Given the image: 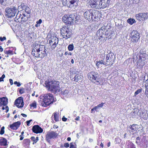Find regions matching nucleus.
Listing matches in <instances>:
<instances>
[{"label": "nucleus", "mask_w": 148, "mask_h": 148, "mask_svg": "<svg viewBox=\"0 0 148 148\" xmlns=\"http://www.w3.org/2000/svg\"><path fill=\"white\" fill-rule=\"evenodd\" d=\"M47 51L44 45L34 43L32 54L36 57L42 58L47 56Z\"/></svg>", "instance_id": "f257e3e1"}, {"label": "nucleus", "mask_w": 148, "mask_h": 148, "mask_svg": "<svg viewBox=\"0 0 148 148\" xmlns=\"http://www.w3.org/2000/svg\"><path fill=\"white\" fill-rule=\"evenodd\" d=\"M56 99L53 95L49 93L40 97L39 102L41 105L44 107H47L56 101Z\"/></svg>", "instance_id": "f03ea898"}, {"label": "nucleus", "mask_w": 148, "mask_h": 148, "mask_svg": "<svg viewBox=\"0 0 148 148\" xmlns=\"http://www.w3.org/2000/svg\"><path fill=\"white\" fill-rule=\"evenodd\" d=\"M59 84L58 82L49 80L46 81L45 83V86L48 88V90L54 93L60 92Z\"/></svg>", "instance_id": "7ed1b4c3"}, {"label": "nucleus", "mask_w": 148, "mask_h": 148, "mask_svg": "<svg viewBox=\"0 0 148 148\" xmlns=\"http://www.w3.org/2000/svg\"><path fill=\"white\" fill-rule=\"evenodd\" d=\"M98 11L90 9L85 10L84 16V18L88 20L89 21H95L97 18H98Z\"/></svg>", "instance_id": "20e7f679"}, {"label": "nucleus", "mask_w": 148, "mask_h": 148, "mask_svg": "<svg viewBox=\"0 0 148 148\" xmlns=\"http://www.w3.org/2000/svg\"><path fill=\"white\" fill-rule=\"evenodd\" d=\"M147 56L145 51H140L138 57H137V66L138 68H142L145 64V60Z\"/></svg>", "instance_id": "39448f33"}, {"label": "nucleus", "mask_w": 148, "mask_h": 148, "mask_svg": "<svg viewBox=\"0 0 148 148\" xmlns=\"http://www.w3.org/2000/svg\"><path fill=\"white\" fill-rule=\"evenodd\" d=\"M112 31H106L105 29V26H102L97 32V35L98 36H99L101 38H104L106 36V37H109L111 38L112 34L111 33Z\"/></svg>", "instance_id": "423d86ee"}, {"label": "nucleus", "mask_w": 148, "mask_h": 148, "mask_svg": "<svg viewBox=\"0 0 148 148\" xmlns=\"http://www.w3.org/2000/svg\"><path fill=\"white\" fill-rule=\"evenodd\" d=\"M103 58L106 62V66L112 65L114 63L115 59V56L112 52L109 53Z\"/></svg>", "instance_id": "0eeeda50"}, {"label": "nucleus", "mask_w": 148, "mask_h": 148, "mask_svg": "<svg viewBox=\"0 0 148 148\" xmlns=\"http://www.w3.org/2000/svg\"><path fill=\"white\" fill-rule=\"evenodd\" d=\"M74 14H66L62 17V21L64 23L69 25H71L74 23V20L75 19Z\"/></svg>", "instance_id": "6e6552de"}, {"label": "nucleus", "mask_w": 148, "mask_h": 148, "mask_svg": "<svg viewBox=\"0 0 148 148\" xmlns=\"http://www.w3.org/2000/svg\"><path fill=\"white\" fill-rule=\"evenodd\" d=\"M60 33L63 38L67 39L71 37L72 34L71 30L67 27H63L60 29Z\"/></svg>", "instance_id": "1a4fd4ad"}, {"label": "nucleus", "mask_w": 148, "mask_h": 148, "mask_svg": "<svg viewBox=\"0 0 148 148\" xmlns=\"http://www.w3.org/2000/svg\"><path fill=\"white\" fill-rule=\"evenodd\" d=\"M5 12L8 18H10L15 16L17 12V9L15 7L12 8H7L5 10Z\"/></svg>", "instance_id": "9d476101"}, {"label": "nucleus", "mask_w": 148, "mask_h": 148, "mask_svg": "<svg viewBox=\"0 0 148 148\" xmlns=\"http://www.w3.org/2000/svg\"><path fill=\"white\" fill-rule=\"evenodd\" d=\"M58 136V134L56 132L51 131L48 132L45 136V140L49 143L52 139L56 138Z\"/></svg>", "instance_id": "9b49d317"}, {"label": "nucleus", "mask_w": 148, "mask_h": 148, "mask_svg": "<svg viewBox=\"0 0 148 148\" xmlns=\"http://www.w3.org/2000/svg\"><path fill=\"white\" fill-rule=\"evenodd\" d=\"M99 76V75L97 73L94 71L91 72L88 74V78L91 80H96L95 83L97 85L100 84V82L98 80Z\"/></svg>", "instance_id": "f8f14e48"}, {"label": "nucleus", "mask_w": 148, "mask_h": 148, "mask_svg": "<svg viewBox=\"0 0 148 148\" xmlns=\"http://www.w3.org/2000/svg\"><path fill=\"white\" fill-rule=\"evenodd\" d=\"M136 17L138 20L140 21L145 20L148 18V13L146 12L137 14L136 15Z\"/></svg>", "instance_id": "ddd939ff"}, {"label": "nucleus", "mask_w": 148, "mask_h": 148, "mask_svg": "<svg viewBox=\"0 0 148 148\" xmlns=\"http://www.w3.org/2000/svg\"><path fill=\"white\" fill-rule=\"evenodd\" d=\"M58 39L56 37H53L49 40V42L51 48L53 49L56 47L58 42Z\"/></svg>", "instance_id": "4468645a"}, {"label": "nucleus", "mask_w": 148, "mask_h": 148, "mask_svg": "<svg viewBox=\"0 0 148 148\" xmlns=\"http://www.w3.org/2000/svg\"><path fill=\"white\" fill-rule=\"evenodd\" d=\"M14 104L18 108H22L24 105L23 100L21 97H19L15 100Z\"/></svg>", "instance_id": "2eb2a0df"}, {"label": "nucleus", "mask_w": 148, "mask_h": 148, "mask_svg": "<svg viewBox=\"0 0 148 148\" xmlns=\"http://www.w3.org/2000/svg\"><path fill=\"white\" fill-rule=\"evenodd\" d=\"M139 125H130L128 128V130L129 132L130 133H136L137 132V131L138 129Z\"/></svg>", "instance_id": "dca6fc26"}, {"label": "nucleus", "mask_w": 148, "mask_h": 148, "mask_svg": "<svg viewBox=\"0 0 148 148\" xmlns=\"http://www.w3.org/2000/svg\"><path fill=\"white\" fill-rule=\"evenodd\" d=\"M139 116L141 118L145 120H146L148 118V114L147 111L145 110H139Z\"/></svg>", "instance_id": "f3484780"}, {"label": "nucleus", "mask_w": 148, "mask_h": 148, "mask_svg": "<svg viewBox=\"0 0 148 148\" xmlns=\"http://www.w3.org/2000/svg\"><path fill=\"white\" fill-rule=\"evenodd\" d=\"M32 130L33 132L36 134L41 133L43 131L42 129L38 125H34Z\"/></svg>", "instance_id": "a211bd4d"}, {"label": "nucleus", "mask_w": 148, "mask_h": 148, "mask_svg": "<svg viewBox=\"0 0 148 148\" xmlns=\"http://www.w3.org/2000/svg\"><path fill=\"white\" fill-rule=\"evenodd\" d=\"M132 38L135 41L138 40L140 38L139 34L138 33L137 31L133 30L130 34Z\"/></svg>", "instance_id": "6ab92c4d"}, {"label": "nucleus", "mask_w": 148, "mask_h": 148, "mask_svg": "<svg viewBox=\"0 0 148 148\" xmlns=\"http://www.w3.org/2000/svg\"><path fill=\"white\" fill-rule=\"evenodd\" d=\"M101 8L103 9L109 6L110 1L109 0H100Z\"/></svg>", "instance_id": "aec40b11"}, {"label": "nucleus", "mask_w": 148, "mask_h": 148, "mask_svg": "<svg viewBox=\"0 0 148 148\" xmlns=\"http://www.w3.org/2000/svg\"><path fill=\"white\" fill-rule=\"evenodd\" d=\"M21 123L19 121L14 123L13 124L10 125V128L14 130H16L19 127Z\"/></svg>", "instance_id": "412c9836"}, {"label": "nucleus", "mask_w": 148, "mask_h": 148, "mask_svg": "<svg viewBox=\"0 0 148 148\" xmlns=\"http://www.w3.org/2000/svg\"><path fill=\"white\" fill-rule=\"evenodd\" d=\"M8 103V99L5 97L0 98V105L6 106Z\"/></svg>", "instance_id": "4be33fe9"}, {"label": "nucleus", "mask_w": 148, "mask_h": 148, "mask_svg": "<svg viewBox=\"0 0 148 148\" xmlns=\"http://www.w3.org/2000/svg\"><path fill=\"white\" fill-rule=\"evenodd\" d=\"M139 110L137 108H135L134 110L131 113V117L133 118H136L137 115L139 114Z\"/></svg>", "instance_id": "5701e85b"}, {"label": "nucleus", "mask_w": 148, "mask_h": 148, "mask_svg": "<svg viewBox=\"0 0 148 148\" xmlns=\"http://www.w3.org/2000/svg\"><path fill=\"white\" fill-rule=\"evenodd\" d=\"M7 140L3 138H0V146H5L7 145Z\"/></svg>", "instance_id": "b1692460"}, {"label": "nucleus", "mask_w": 148, "mask_h": 148, "mask_svg": "<svg viewBox=\"0 0 148 148\" xmlns=\"http://www.w3.org/2000/svg\"><path fill=\"white\" fill-rule=\"evenodd\" d=\"M78 0H66L65 3L64 5H67L68 6H70V5L73 4L75 2H76Z\"/></svg>", "instance_id": "393cba45"}, {"label": "nucleus", "mask_w": 148, "mask_h": 148, "mask_svg": "<svg viewBox=\"0 0 148 148\" xmlns=\"http://www.w3.org/2000/svg\"><path fill=\"white\" fill-rule=\"evenodd\" d=\"M75 75L73 78L74 81L78 82L82 80V77L80 75H79L78 74L75 73Z\"/></svg>", "instance_id": "a878e982"}, {"label": "nucleus", "mask_w": 148, "mask_h": 148, "mask_svg": "<svg viewBox=\"0 0 148 148\" xmlns=\"http://www.w3.org/2000/svg\"><path fill=\"white\" fill-rule=\"evenodd\" d=\"M96 0H91L90 2V5L91 7L92 8H96Z\"/></svg>", "instance_id": "bb28decb"}, {"label": "nucleus", "mask_w": 148, "mask_h": 148, "mask_svg": "<svg viewBox=\"0 0 148 148\" xmlns=\"http://www.w3.org/2000/svg\"><path fill=\"white\" fill-rule=\"evenodd\" d=\"M105 61L104 60V58H103L102 60H100L99 61H97L96 64L97 66L99 67L100 66V64H103L104 65H105Z\"/></svg>", "instance_id": "cd10ccee"}, {"label": "nucleus", "mask_w": 148, "mask_h": 148, "mask_svg": "<svg viewBox=\"0 0 148 148\" xmlns=\"http://www.w3.org/2000/svg\"><path fill=\"white\" fill-rule=\"evenodd\" d=\"M30 140L28 139H25L23 140V143L25 146H29L30 143Z\"/></svg>", "instance_id": "c85d7f7f"}, {"label": "nucleus", "mask_w": 148, "mask_h": 148, "mask_svg": "<svg viewBox=\"0 0 148 148\" xmlns=\"http://www.w3.org/2000/svg\"><path fill=\"white\" fill-rule=\"evenodd\" d=\"M96 9H99L101 8L100 0H96Z\"/></svg>", "instance_id": "c756f323"}, {"label": "nucleus", "mask_w": 148, "mask_h": 148, "mask_svg": "<svg viewBox=\"0 0 148 148\" xmlns=\"http://www.w3.org/2000/svg\"><path fill=\"white\" fill-rule=\"evenodd\" d=\"M127 148H136L135 145L132 142H130L127 145Z\"/></svg>", "instance_id": "7c9ffc66"}, {"label": "nucleus", "mask_w": 148, "mask_h": 148, "mask_svg": "<svg viewBox=\"0 0 148 148\" xmlns=\"http://www.w3.org/2000/svg\"><path fill=\"white\" fill-rule=\"evenodd\" d=\"M127 22L130 25H132L135 22V21L134 19L131 18L128 19L127 21Z\"/></svg>", "instance_id": "2f4dec72"}, {"label": "nucleus", "mask_w": 148, "mask_h": 148, "mask_svg": "<svg viewBox=\"0 0 148 148\" xmlns=\"http://www.w3.org/2000/svg\"><path fill=\"white\" fill-rule=\"evenodd\" d=\"M25 11L27 14H29L31 13V10L29 7L27 6L25 8Z\"/></svg>", "instance_id": "473e14b6"}, {"label": "nucleus", "mask_w": 148, "mask_h": 148, "mask_svg": "<svg viewBox=\"0 0 148 148\" xmlns=\"http://www.w3.org/2000/svg\"><path fill=\"white\" fill-rule=\"evenodd\" d=\"M74 46L73 44H70L68 45V49L69 51H72L73 50Z\"/></svg>", "instance_id": "72a5a7b5"}, {"label": "nucleus", "mask_w": 148, "mask_h": 148, "mask_svg": "<svg viewBox=\"0 0 148 148\" xmlns=\"http://www.w3.org/2000/svg\"><path fill=\"white\" fill-rule=\"evenodd\" d=\"M54 116L55 120L56 121H59V118L58 116V114L57 113H55L54 114Z\"/></svg>", "instance_id": "f704fd0d"}, {"label": "nucleus", "mask_w": 148, "mask_h": 148, "mask_svg": "<svg viewBox=\"0 0 148 148\" xmlns=\"http://www.w3.org/2000/svg\"><path fill=\"white\" fill-rule=\"evenodd\" d=\"M69 91L68 90L65 89L64 90H63L62 91V93L64 95L66 96L69 93Z\"/></svg>", "instance_id": "c9c22d12"}, {"label": "nucleus", "mask_w": 148, "mask_h": 148, "mask_svg": "<svg viewBox=\"0 0 148 148\" xmlns=\"http://www.w3.org/2000/svg\"><path fill=\"white\" fill-rule=\"evenodd\" d=\"M142 91V89H138L134 93V96H136L139 93H140Z\"/></svg>", "instance_id": "e433bc0d"}, {"label": "nucleus", "mask_w": 148, "mask_h": 148, "mask_svg": "<svg viewBox=\"0 0 148 148\" xmlns=\"http://www.w3.org/2000/svg\"><path fill=\"white\" fill-rule=\"evenodd\" d=\"M31 108L32 109L36 108V103H32L31 105Z\"/></svg>", "instance_id": "4c0bfd02"}, {"label": "nucleus", "mask_w": 148, "mask_h": 148, "mask_svg": "<svg viewBox=\"0 0 148 148\" xmlns=\"http://www.w3.org/2000/svg\"><path fill=\"white\" fill-rule=\"evenodd\" d=\"M4 127H2L1 130L0 131V134L2 135L4 134Z\"/></svg>", "instance_id": "58836bf2"}, {"label": "nucleus", "mask_w": 148, "mask_h": 148, "mask_svg": "<svg viewBox=\"0 0 148 148\" xmlns=\"http://www.w3.org/2000/svg\"><path fill=\"white\" fill-rule=\"evenodd\" d=\"M21 14H19L18 12L16 14L15 19H16V20H18V19L21 17Z\"/></svg>", "instance_id": "ea45409f"}, {"label": "nucleus", "mask_w": 148, "mask_h": 148, "mask_svg": "<svg viewBox=\"0 0 148 148\" xmlns=\"http://www.w3.org/2000/svg\"><path fill=\"white\" fill-rule=\"evenodd\" d=\"M4 52L5 54H12V51L9 50L8 51H5L4 50Z\"/></svg>", "instance_id": "a19ab883"}, {"label": "nucleus", "mask_w": 148, "mask_h": 148, "mask_svg": "<svg viewBox=\"0 0 148 148\" xmlns=\"http://www.w3.org/2000/svg\"><path fill=\"white\" fill-rule=\"evenodd\" d=\"M146 140V138L145 137H143L141 140V141L140 142V144H143L145 143Z\"/></svg>", "instance_id": "79ce46f5"}, {"label": "nucleus", "mask_w": 148, "mask_h": 148, "mask_svg": "<svg viewBox=\"0 0 148 148\" xmlns=\"http://www.w3.org/2000/svg\"><path fill=\"white\" fill-rule=\"evenodd\" d=\"M140 138L139 137H137L136 139V143L138 144H140V142L138 141V140H140Z\"/></svg>", "instance_id": "37998d69"}, {"label": "nucleus", "mask_w": 148, "mask_h": 148, "mask_svg": "<svg viewBox=\"0 0 148 148\" xmlns=\"http://www.w3.org/2000/svg\"><path fill=\"white\" fill-rule=\"evenodd\" d=\"M19 92L21 94L25 92L24 88H21L19 90Z\"/></svg>", "instance_id": "c03bdc74"}, {"label": "nucleus", "mask_w": 148, "mask_h": 148, "mask_svg": "<svg viewBox=\"0 0 148 148\" xmlns=\"http://www.w3.org/2000/svg\"><path fill=\"white\" fill-rule=\"evenodd\" d=\"M30 139L32 141L34 142L33 143V144L34 145L35 143V141H36L35 137L34 136H32L31 138Z\"/></svg>", "instance_id": "a18cd8bd"}, {"label": "nucleus", "mask_w": 148, "mask_h": 148, "mask_svg": "<svg viewBox=\"0 0 148 148\" xmlns=\"http://www.w3.org/2000/svg\"><path fill=\"white\" fill-rule=\"evenodd\" d=\"M21 8L22 9H24L25 8L26 6L24 3H22L21 5Z\"/></svg>", "instance_id": "49530a36"}, {"label": "nucleus", "mask_w": 148, "mask_h": 148, "mask_svg": "<svg viewBox=\"0 0 148 148\" xmlns=\"http://www.w3.org/2000/svg\"><path fill=\"white\" fill-rule=\"evenodd\" d=\"M5 77V75L4 74H3L2 75L1 77H0V82H1L2 81H3L4 80L3 79Z\"/></svg>", "instance_id": "de8ad7c7"}, {"label": "nucleus", "mask_w": 148, "mask_h": 148, "mask_svg": "<svg viewBox=\"0 0 148 148\" xmlns=\"http://www.w3.org/2000/svg\"><path fill=\"white\" fill-rule=\"evenodd\" d=\"M99 109V108L97 106H95L94 108L91 109L92 112L94 110H95L97 111V110Z\"/></svg>", "instance_id": "09e8293b"}, {"label": "nucleus", "mask_w": 148, "mask_h": 148, "mask_svg": "<svg viewBox=\"0 0 148 148\" xmlns=\"http://www.w3.org/2000/svg\"><path fill=\"white\" fill-rule=\"evenodd\" d=\"M21 19L22 21L25 22L27 20V18L24 17L22 16L21 18Z\"/></svg>", "instance_id": "8fccbe9b"}, {"label": "nucleus", "mask_w": 148, "mask_h": 148, "mask_svg": "<svg viewBox=\"0 0 148 148\" xmlns=\"http://www.w3.org/2000/svg\"><path fill=\"white\" fill-rule=\"evenodd\" d=\"M6 39V38L5 37H0V40L1 41H3L4 40H5Z\"/></svg>", "instance_id": "3c124183"}, {"label": "nucleus", "mask_w": 148, "mask_h": 148, "mask_svg": "<svg viewBox=\"0 0 148 148\" xmlns=\"http://www.w3.org/2000/svg\"><path fill=\"white\" fill-rule=\"evenodd\" d=\"M103 104L104 103H102L101 104L98 105L97 106L99 108L100 107H102L103 106Z\"/></svg>", "instance_id": "603ef678"}, {"label": "nucleus", "mask_w": 148, "mask_h": 148, "mask_svg": "<svg viewBox=\"0 0 148 148\" xmlns=\"http://www.w3.org/2000/svg\"><path fill=\"white\" fill-rule=\"evenodd\" d=\"M42 22V20L41 19H40L38 21H37L36 23L37 24H38L39 25Z\"/></svg>", "instance_id": "864d4df0"}, {"label": "nucleus", "mask_w": 148, "mask_h": 148, "mask_svg": "<svg viewBox=\"0 0 148 148\" xmlns=\"http://www.w3.org/2000/svg\"><path fill=\"white\" fill-rule=\"evenodd\" d=\"M140 0H133V3H137Z\"/></svg>", "instance_id": "5fc2aeb1"}, {"label": "nucleus", "mask_w": 148, "mask_h": 148, "mask_svg": "<svg viewBox=\"0 0 148 148\" xmlns=\"http://www.w3.org/2000/svg\"><path fill=\"white\" fill-rule=\"evenodd\" d=\"M70 148H76L75 147H74V145L73 144L71 143L70 144Z\"/></svg>", "instance_id": "6e6d98bb"}, {"label": "nucleus", "mask_w": 148, "mask_h": 148, "mask_svg": "<svg viewBox=\"0 0 148 148\" xmlns=\"http://www.w3.org/2000/svg\"><path fill=\"white\" fill-rule=\"evenodd\" d=\"M32 121V120L31 119L29 121H26L27 124L28 126L29 125V124L30 123V122L31 121Z\"/></svg>", "instance_id": "4d7b16f0"}, {"label": "nucleus", "mask_w": 148, "mask_h": 148, "mask_svg": "<svg viewBox=\"0 0 148 148\" xmlns=\"http://www.w3.org/2000/svg\"><path fill=\"white\" fill-rule=\"evenodd\" d=\"M64 54L66 55H71L72 54V53L71 52H65Z\"/></svg>", "instance_id": "13d9d810"}, {"label": "nucleus", "mask_w": 148, "mask_h": 148, "mask_svg": "<svg viewBox=\"0 0 148 148\" xmlns=\"http://www.w3.org/2000/svg\"><path fill=\"white\" fill-rule=\"evenodd\" d=\"M20 140H22L24 138V136L23 135H21L20 136Z\"/></svg>", "instance_id": "bf43d9fd"}, {"label": "nucleus", "mask_w": 148, "mask_h": 148, "mask_svg": "<svg viewBox=\"0 0 148 148\" xmlns=\"http://www.w3.org/2000/svg\"><path fill=\"white\" fill-rule=\"evenodd\" d=\"M64 146L66 147H69V144L68 143H66L64 144Z\"/></svg>", "instance_id": "052dcab7"}, {"label": "nucleus", "mask_w": 148, "mask_h": 148, "mask_svg": "<svg viewBox=\"0 0 148 148\" xmlns=\"http://www.w3.org/2000/svg\"><path fill=\"white\" fill-rule=\"evenodd\" d=\"M9 81L11 85H12L13 84V80L12 79H9Z\"/></svg>", "instance_id": "680f3d73"}, {"label": "nucleus", "mask_w": 148, "mask_h": 148, "mask_svg": "<svg viewBox=\"0 0 148 148\" xmlns=\"http://www.w3.org/2000/svg\"><path fill=\"white\" fill-rule=\"evenodd\" d=\"M4 1V0H0V3L2 5H4V4H3Z\"/></svg>", "instance_id": "e2e57ef3"}, {"label": "nucleus", "mask_w": 148, "mask_h": 148, "mask_svg": "<svg viewBox=\"0 0 148 148\" xmlns=\"http://www.w3.org/2000/svg\"><path fill=\"white\" fill-rule=\"evenodd\" d=\"M67 118L64 117H63L62 119V120L64 121H66L67 120Z\"/></svg>", "instance_id": "0e129e2a"}, {"label": "nucleus", "mask_w": 148, "mask_h": 148, "mask_svg": "<svg viewBox=\"0 0 148 148\" xmlns=\"http://www.w3.org/2000/svg\"><path fill=\"white\" fill-rule=\"evenodd\" d=\"M5 109L6 110V112H7L9 110L8 107V106H5Z\"/></svg>", "instance_id": "69168bd1"}, {"label": "nucleus", "mask_w": 148, "mask_h": 148, "mask_svg": "<svg viewBox=\"0 0 148 148\" xmlns=\"http://www.w3.org/2000/svg\"><path fill=\"white\" fill-rule=\"evenodd\" d=\"M53 128H58V126H57V125H53Z\"/></svg>", "instance_id": "338daca9"}, {"label": "nucleus", "mask_w": 148, "mask_h": 148, "mask_svg": "<svg viewBox=\"0 0 148 148\" xmlns=\"http://www.w3.org/2000/svg\"><path fill=\"white\" fill-rule=\"evenodd\" d=\"M145 82L146 83L147 86H148V79L145 80Z\"/></svg>", "instance_id": "774afa93"}]
</instances>
